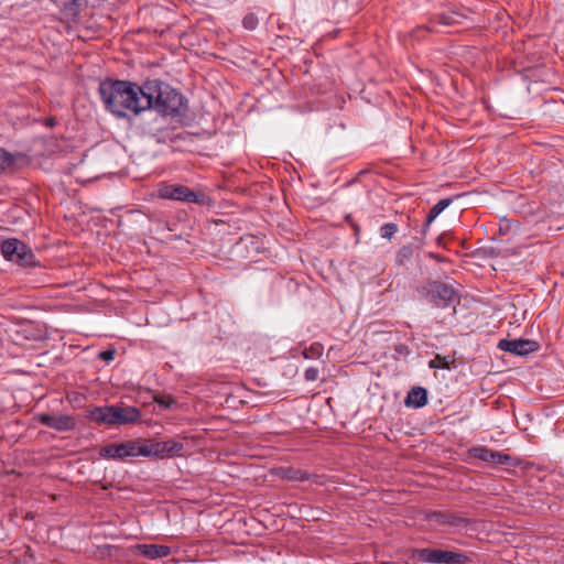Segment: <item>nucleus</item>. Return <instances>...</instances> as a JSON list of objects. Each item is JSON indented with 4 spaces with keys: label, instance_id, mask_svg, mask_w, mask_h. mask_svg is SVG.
Segmentation results:
<instances>
[{
    "label": "nucleus",
    "instance_id": "nucleus-13",
    "mask_svg": "<svg viewBox=\"0 0 564 564\" xmlns=\"http://www.w3.org/2000/svg\"><path fill=\"white\" fill-rule=\"evenodd\" d=\"M429 392L423 387H413L404 399V405L412 409H421L427 404Z\"/></svg>",
    "mask_w": 564,
    "mask_h": 564
},
{
    "label": "nucleus",
    "instance_id": "nucleus-15",
    "mask_svg": "<svg viewBox=\"0 0 564 564\" xmlns=\"http://www.w3.org/2000/svg\"><path fill=\"white\" fill-rule=\"evenodd\" d=\"M430 520L435 521L438 524H447L453 527H466L468 524V520L466 518L456 516L451 512H442V511H433L430 517Z\"/></svg>",
    "mask_w": 564,
    "mask_h": 564
},
{
    "label": "nucleus",
    "instance_id": "nucleus-21",
    "mask_svg": "<svg viewBox=\"0 0 564 564\" xmlns=\"http://www.w3.org/2000/svg\"><path fill=\"white\" fill-rule=\"evenodd\" d=\"M18 159H22L20 154L13 155L0 149V172L13 171Z\"/></svg>",
    "mask_w": 564,
    "mask_h": 564
},
{
    "label": "nucleus",
    "instance_id": "nucleus-1",
    "mask_svg": "<svg viewBox=\"0 0 564 564\" xmlns=\"http://www.w3.org/2000/svg\"><path fill=\"white\" fill-rule=\"evenodd\" d=\"M99 94L105 108L119 118L127 117L128 113L139 115L150 109L144 83L139 86L129 80L107 79L100 83Z\"/></svg>",
    "mask_w": 564,
    "mask_h": 564
},
{
    "label": "nucleus",
    "instance_id": "nucleus-27",
    "mask_svg": "<svg viewBox=\"0 0 564 564\" xmlns=\"http://www.w3.org/2000/svg\"><path fill=\"white\" fill-rule=\"evenodd\" d=\"M154 401L156 403H159L161 406H163L164 409H169L174 403V400L171 397H164V395H161V397L156 395L154 398Z\"/></svg>",
    "mask_w": 564,
    "mask_h": 564
},
{
    "label": "nucleus",
    "instance_id": "nucleus-14",
    "mask_svg": "<svg viewBox=\"0 0 564 564\" xmlns=\"http://www.w3.org/2000/svg\"><path fill=\"white\" fill-rule=\"evenodd\" d=\"M274 474L283 480L288 481H307L312 475L306 470L295 467H279L274 469Z\"/></svg>",
    "mask_w": 564,
    "mask_h": 564
},
{
    "label": "nucleus",
    "instance_id": "nucleus-35",
    "mask_svg": "<svg viewBox=\"0 0 564 564\" xmlns=\"http://www.w3.org/2000/svg\"><path fill=\"white\" fill-rule=\"evenodd\" d=\"M414 242H416V248H420L423 246V238H417V237H414L413 238Z\"/></svg>",
    "mask_w": 564,
    "mask_h": 564
},
{
    "label": "nucleus",
    "instance_id": "nucleus-2",
    "mask_svg": "<svg viewBox=\"0 0 564 564\" xmlns=\"http://www.w3.org/2000/svg\"><path fill=\"white\" fill-rule=\"evenodd\" d=\"M144 90L150 109H155L164 116L183 117L187 105L182 94L159 79L145 80Z\"/></svg>",
    "mask_w": 564,
    "mask_h": 564
},
{
    "label": "nucleus",
    "instance_id": "nucleus-25",
    "mask_svg": "<svg viewBox=\"0 0 564 564\" xmlns=\"http://www.w3.org/2000/svg\"><path fill=\"white\" fill-rule=\"evenodd\" d=\"M398 231V225L394 223H387L380 227V236L384 239H391Z\"/></svg>",
    "mask_w": 564,
    "mask_h": 564
},
{
    "label": "nucleus",
    "instance_id": "nucleus-30",
    "mask_svg": "<svg viewBox=\"0 0 564 564\" xmlns=\"http://www.w3.org/2000/svg\"><path fill=\"white\" fill-rule=\"evenodd\" d=\"M394 351L401 356H409L411 354L410 348L404 344H398L394 346Z\"/></svg>",
    "mask_w": 564,
    "mask_h": 564
},
{
    "label": "nucleus",
    "instance_id": "nucleus-24",
    "mask_svg": "<svg viewBox=\"0 0 564 564\" xmlns=\"http://www.w3.org/2000/svg\"><path fill=\"white\" fill-rule=\"evenodd\" d=\"M452 360L449 357L436 355L433 359L429 361V367L431 369H449Z\"/></svg>",
    "mask_w": 564,
    "mask_h": 564
},
{
    "label": "nucleus",
    "instance_id": "nucleus-32",
    "mask_svg": "<svg viewBox=\"0 0 564 564\" xmlns=\"http://www.w3.org/2000/svg\"><path fill=\"white\" fill-rule=\"evenodd\" d=\"M346 220H347V221L352 226V228H354L355 232H356V234H358V232H359V230H360V228H359V226H358L357 224H355V223L352 221V218H351V216H350V215H348V216L346 217Z\"/></svg>",
    "mask_w": 564,
    "mask_h": 564
},
{
    "label": "nucleus",
    "instance_id": "nucleus-37",
    "mask_svg": "<svg viewBox=\"0 0 564 564\" xmlns=\"http://www.w3.org/2000/svg\"><path fill=\"white\" fill-rule=\"evenodd\" d=\"M248 528L253 529V525L249 522Z\"/></svg>",
    "mask_w": 564,
    "mask_h": 564
},
{
    "label": "nucleus",
    "instance_id": "nucleus-38",
    "mask_svg": "<svg viewBox=\"0 0 564 564\" xmlns=\"http://www.w3.org/2000/svg\"><path fill=\"white\" fill-rule=\"evenodd\" d=\"M251 192H252L251 186H249V189H248L249 195L251 194Z\"/></svg>",
    "mask_w": 564,
    "mask_h": 564
},
{
    "label": "nucleus",
    "instance_id": "nucleus-16",
    "mask_svg": "<svg viewBox=\"0 0 564 564\" xmlns=\"http://www.w3.org/2000/svg\"><path fill=\"white\" fill-rule=\"evenodd\" d=\"M268 240L265 237H258L256 235L249 234V262H258L259 259H251V253L262 254L268 258L271 252L267 247Z\"/></svg>",
    "mask_w": 564,
    "mask_h": 564
},
{
    "label": "nucleus",
    "instance_id": "nucleus-28",
    "mask_svg": "<svg viewBox=\"0 0 564 564\" xmlns=\"http://www.w3.org/2000/svg\"><path fill=\"white\" fill-rule=\"evenodd\" d=\"M318 377V370L314 367H310L305 370V379L307 381H315Z\"/></svg>",
    "mask_w": 564,
    "mask_h": 564
},
{
    "label": "nucleus",
    "instance_id": "nucleus-3",
    "mask_svg": "<svg viewBox=\"0 0 564 564\" xmlns=\"http://www.w3.org/2000/svg\"><path fill=\"white\" fill-rule=\"evenodd\" d=\"M417 293L437 308L453 307L454 313L462 297L459 291L452 284L438 280H427L417 288Z\"/></svg>",
    "mask_w": 564,
    "mask_h": 564
},
{
    "label": "nucleus",
    "instance_id": "nucleus-12",
    "mask_svg": "<svg viewBox=\"0 0 564 564\" xmlns=\"http://www.w3.org/2000/svg\"><path fill=\"white\" fill-rule=\"evenodd\" d=\"M140 417L141 413L138 408L115 405V425L135 423Z\"/></svg>",
    "mask_w": 564,
    "mask_h": 564
},
{
    "label": "nucleus",
    "instance_id": "nucleus-6",
    "mask_svg": "<svg viewBox=\"0 0 564 564\" xmlns=\"http://www.w3.org/2000/svg\"><path fill=\"white\" fill-rule=\"evenodd\" d=\"M99 455L106 459H126L141 456V440L110 444L100 448Z\"/></svg>",
    "mask_w": 564,
    "mask_h": 564
},
{
    "label": "nucleus",
    "instance_id": "nucleus-17",
    "mask_svg": "<svg viewBox=\"0 0 564 564\" xmlns=\"http://www.w3.org/2000/svg\"><path fill=\"white\" fill-rule=\"evenodd\" d=\"M138 549L144 557L150 560L166 557L171 554V549L166 545L141 544Z\"/></svg>",
    "mask_w": 564,
    "mask_h": 564
},
{
    "label": "nucleus",
    "instance_id": "nucleus-5",
    "mask_svg": "<svg viewBox=\"0 0 564 564\" xmlns=\"http://www.w3.org/2000/svg\"><path fill=\"white\" fill-rule=\"evenodd\" d=\"M184 444L175 440L149 441L141 440V456L155 457L158 459L170 458L182 455Z\"/></svg>",
    "mask_w": 564,
    "mask_h": 564
},
{
    "label": "nucleus",
    "instance_id": "nucleus-7",
    "mask_svg": "<svg viewBox=\"0 0 564 564\" xmlns=\"http://www.w3.org/2000/svg\"><path fill=\"white\" fill-rule=\"evenodd\" d=\"M156 196L162 199H173L187 203H199V196L185 185L161 183L156 188Z\"/></svg>",
    "mask_w": 564,
    "mask_h": 564
},
{
    "label": "nucleus",
    "instance_id": "nucleus-23",
    "mask_svg": "<svg viewBox=\"0 0 564 564\" xmlns=\"http://www.w3.org/2000/svg\"><path fill=\"white\" fill-rule=\"evenodd\" d=\"M518 459L503 452L496 451L492 465L495 466H517Z\"/></svg>",
    "mask_w": 564,
    "mask_h": 564
},
{
    "label": "nucleus",
    "instance_id": "nucleus-22",
    "mask_svg": "<svg viewBox=\"0 0 564 564\" xmlns=\"http://www.w3.org/2000/svg\"><path fill=\"white\" fill-rule=\"evenodd\" d=\"M414 253V245L409 243L402 246L395 257V262L398 265H403L406 261H410Z\"/></svg>",
    "mask_w": 564,
    "mask_h": 564
},
{
    "label": "nucleus",
    "instance_id": "nucleus-36",
    "mask_svg": "<svg viewBox=\"0 0 564 564\" xmlns=\"http://www.w3.org/2000/svg\"><path fill=\"white\" fill-rule=\"evenodd\" d=\"M242 24H243L245 26H247V18H245V19L242 20Z\"/></svg>",
    "mask_w": 564,
    "mask_h": 564
},
{
    "label": "nucleus",
    "instance_id": "nucleus-8",
    "mask_svg": "<svg viewBox=\"0 0 564 564\" xmlns=\"http://www.w3.org/2000/svg\"><path fill=\"white\" fill-rule=\"evenodd\" d=\"M3 257L22 265H29L33 261V253L18 239H7L1 243Z\"/></svg>",
    "mask_w": 564,
    "mask_h": 564
},
{
    "label": "nucleus",
    "instance_id": "nucleus-20",
    "mask_svg": "<svg viewBox=\"0 0 564 564\" xmlns=\"http://www.w3.org/2000/svg\"><path fill=\"white\" fill-rule=\"evenodd\" d=\"M467 453L470 457L492 464L496 451L478 445L470 447Z\"/></svg>",
    "mask_w": 564,
    "mask_h": 564
},
{
    "label": "nucleus",
    "instance_id": "nucleus-33",
    "mask_svg": "<svg viewBox=\"0 0 564 564\" xmlns=\"http://www.w3.org/2000/svg\"><path fill=\"white\" fill-rule=\"evenodd\" d=\"M257 20L254 19L253 14L249 13V30H252L256 28Z\"/></svg>",
    "mask_w": 564,
    "mask_h": 564
},
{
    "label": "nucleus",
    "instance_id": "nucleus-18",
    "mask_svg": "<svg viewBox=\"0 0 564 564\" xmlns=\"http://www.w3.org/2000/svg\"><path fill=\"white\" fill-rule=\"evenodd\" d=\"M453 203V197H447L438 200L429 212L426 219L423 224L422 235L425 236L431 224L436 219V217L451 204Z\"/></svg>",
    "mask_w": 564,
    "mask_h": 564
},
{
    "label": "nucleus",
    "instance_id": "nucleus-31",
    "mask_svg": "<svg viewBox=\"0 0 564 564\" xmlns=\"http://www.w3.org/2000/svg\"><path fill=\"white\" fill-rule=\"evenodd\" d=\"M429 258L436 260L437 262H446L447 259L438 253L435 252H429Z\"/></svg>",
    "mask_w": 564,
    "mask_h": 564
},
{
    "label": "nucleus",
    "instance_id": "nucleus-29",
    "mask_svg": "<svg viewBox=\"0 0 564 564\" xmlns=\"http://www.w3.org/2000/svg\"><path fill=\"white\" fill-rule=\"evenodd\" d=\"M116 351L113 349L104 350L99 354V358L106 362L113 360Z\"/></svg>",
    "mask_w": 564,
    "mask_h": 564
},
{
    "label": "nucleus",
    "instance_id": "nucleus-10",
    "mask_svg": "<svg viewBox=\"0 0 564 564\" xmlns=\"http://www.w3.org/2000/svg\"><path fill=\"white\" fill-rule=\"evenodd\" d=\"M39 422L57 431H70L75 426V420L69 415L40 414Z\"/></svg>",
    "mask_w": 564,
    "mask_h": 564
},
{
    "label": "nucleus",
    "instance_id": "nucleus-4",
    "mask_svg": "<svg viewBox=\"0 0 564 564\" xmlns=\"http://www.w3.org/2000/svg\"><path fill=\"white\" fill-rule=\"evenodd\" d=\"M411 558L427 564H471V556L465 552L430 546L412 549Z\"/></svg>",
    "mask_w": 564,
    "mask_h": 564
},
{
    "label": "nucleus",
    "instance_id": "nucleus-26",
    "mask_svg": "<svg viewBox=\"0 0 564 564\" xmlns=\"http://www.w3.org/2000/svg\"><path fill=\"white\" fill-rule=\"evenodd\" d=\"M518 227H519V223L518 221L510 220V219H503L500 223L499 231H500V234H507L512 228H518Z\"/></svg>",
    "mask_w": 564,
    "mask_h": 564
},
{
    "label": "nucleus",
    "instance_id": "nucleus-11",
    "mask_svg": "<svg viewBox=\"0 0 564 564\" xmlns=\"http://www.w3.org/2000/svg\"><path fill=\"white\" fill-rule=\"evenodd\" d=\"M115 405L97 406L89 411L88 417L90 421L99 425H115Z\"/></svg>",
    "mask_w": 564,
    "mask_h": 564
},
{
    "label": "nucleus",
    "instance_id": "nucleus-9",
    "mask_svg": "<svg viewBox=\"0 0 564 564\" xmlns=\"http://www.w3.org/2000/svg\"><path fill=\"white\" fill-rule=\"evenodd\" d=\"M497 347L506 352H510L514 356H527L531 352L538 351L540 344L533 339H500Z\"/></svg>",
    "mask_w": 564,
    "mask_h": 564
},
{
    "label": "nucleus",
    "instance_id": "nucleus-19",
    "mask_svg": "<svg viewBox=\"0 0 564 564\" xmlns=\"http://www.w3.org/2000/svg\"><path fill=\"white\" fill-rule=\"evenodd\" d=\"M466 17L463 13H459L458 11L449 10L446 12H442L435 15L434 20L442 25H454L462 23V20Z\"/></svg>",
    "mask_w": 564,
    "mask_h": 564
},
{
    "label": "nucleus",
    "instance_id": "nucleus-34",
    "mask_svg": "<svg viewBox=\"0 0 564 564\" xmlns=\"http://www.w3.org/2000/svg\"><path fill=\"white\" fill-rule=\"evenodd\" d=\"M74 2H76V0H75ZM74 6H75V3H73L72 6H69L68 8H66V11H67V12H72L73 17H76V15H77V12H76V10H75Z\"/></svg>",
    "mask_w": 564,
    "mask_h": 564
}]
</instances>
